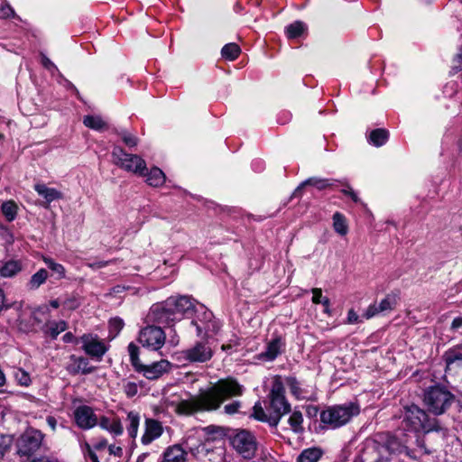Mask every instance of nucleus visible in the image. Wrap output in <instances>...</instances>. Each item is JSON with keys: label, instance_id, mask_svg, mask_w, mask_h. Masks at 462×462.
<instances>
[{"label": "nucleus", "instance_id": "1", "mask_svg": "<svg viewBox=\"0 0 462 462\" xmlns=\"http://www.w3.org/2000/svg\"><path fill=\"white\" fill-rule=\"evenodd\" d=\"M402 426L404 430L416 434L441 430L438 419L430 418L424 410L415 404L404 407Z\"/></svg>", "mask_w": 462, "mask_h": 462}, {"label": "nucleus", "instance_id": "2", "mask_svg": "<svg viewBox=\"0 0 462 462\" xmlns=\"http://www.w3.org/2000/svg\"><path fill=\"white\" fill-rule=\"evenodd\" d=\"M243 387L236 381H219L204 390V411H215L229 397L241 395Z\"/></svg>", "mask_w": 462, "mask_h": 462}, {"label": "nucleus", "instance_id": "3", "mask_svg": "<svg viewBox=\"0 0 462 462\" xmlns=\"http://www.w3.org/2000/svg\"><path fill=\"white\" fill-rule=\"evenodd\" d=\"M365 447L381 462L389 459L391 455L408 454L407 446L397 437L388 433L377 435L375 439L367 440Z\"/></svg>", "mask_w": 462, "mask_h": 462}, {"label": "nucleus", "instance_id": "4", "mask_svg": "<svg viewBox=\"0 0 462 462\" xmlns=\"http://www.w3.org/2000/svg\"><path fill=\"white\" fill-rule=\"evenodd\" d=\"M423 403L436 416L445 413L455 401V395L445 386L435 384L424 390Z\"/></svg>", "mask_w": 462, "mask_h": 462}, {"label": "nucleus", "instance_id": "5", "mask_svg": "<svg viewBox=\"0 0 462 462\" xmlns=\"http://www.w3.org/2000/svg\"><path fill=\"white\" fill-rule=\"evenodd\" d=\"M360 412L359 406L355 402H346L327 408L320 413V420L332 429H337L348 423L351 419Z\"/></svg>", "mask_w": 462, "mask_h": 462}, {"label": "nucleus", "instance_id": "6", "mask_svg": "<svg viewBox=\"0 0 462 462\" xmlns=\"http://www.w3.org/2000/svg\"><path fill=\"white\" fill-rule=\"evenodd\" d=\"M113 162L119 168L137 174L144 176L146 171L145 161L136 154L127 153L120 146H115L112 151Z\"/></svg>", "mask_w": 462, "mask_h": 462}, {"label": "nucleus", "instance_id": "7", "mask_svg": "<svg viewBox=\"0 0 462 462\" xmlns=\"http://www.w3.org/2000/svg\"><path fill=\"white\" fill-rule=\"evenodd\" d=\"M43 438L41 430L28 428L17 439V454L28 457L32 456L42 446Z\"/></svg>", "mask_w": 462, "mask_h": 462}, {"label": "nucleus", "instance_id": "8", "mask_svg": "<svg viewBox=\"0 0 462 462\" xmlns=\"http://www.w3.org/2000/svg\"><path fill=\"white\" fill-rule=\"evenodd\" d=\"M225 430L220 426L210 425L204 428V451L208 455L210 451L209 442H214L213 451L216 462H220L224 456Z\"/></svg>", "mask_w": 462, "mask_h": 462}, {"label": "nucleus", "instance_id": "9", "mask_svg": "<svg viewBox=\"0 0 462 462\" xmlns=\"http://www.w3.org/2000/svg\"><path fill=\"white\" fill-rule=\"evenodd\" d=\"M166 335L158 326H146L139 332L138 341L152 351L160 350L165 344Z\"/></svg>", "mask_w": 462, "mask_h": 462}, {"label": "nucleus", "instance_id": "10", "mask_svg": "<svg viewBox=\"0 0 462 462\" xmlns=\"http://www.w3.org/2000/svg\"><path fill=\"white\" fill-rule=\"evenodd\" d=\"M285 389L282 378L274 377L269 394L270 407L273 412L287 414L291 411V404L285 398Z\"/></svg>", "mask_w": 462, "mask_h": 462}, {"label": "nucleus", "instance_id": "11", "mask_svg": "<svg viewBox=\"0 0 462 462\" xmlns=\"http://www.w3.org/2000/svg\"><path fill=\"white\" fill-rule=\"evenodd\" d=\"M234 448L246 459L254 456L256 451V441L254 436L247 431L241 430L237 432L231 439Z\"/></svg>", "mask_w": 462, "mask_h": 462}, {"label": "nucleus", "instance_id": "12", "mask_svg": "<svg viewBox=\"0 0 462 462\" xmlns=\"http://www.w3.org/2000/svg\"><path fill=\"white\" fill-rule=\"evenodd\" d=\"M221 326L222 324L219 319H216L209 310H204V346L211 344L209 339L218 335ZM212 355V348H206L204 346V362L210 359Z\"/></svg>", "mask_w": 462, "mask_h": 462}, {"label": "nucleus", "instance_id": "13", "mask_svg": "<svg viewBox=\"0 0 462 462\" xmlns=\"http://www.w3.org/2000/svg\"><path fill=\"white\" fill-rule=\"evenodd\" d=\"M173 308L167 305V300L162 303H157L150 309L148 319L155 323L165 326H172L177 322L176 315L173 312Z\"/></svg>", "mask_w": 462, "mask_h": 462}, {"label": "nucleus", "instance_id": "14", "mask_svg": "<svg viewBox=\"0 0 462 462\" xmlns=\"http://www.w3.org/2000/svg\"><path fill=\"white\" fill-rule=\"evenodd\" d=\"M167 305L173 308L178 321L184 317L191 318L195 313V304L188 296H171L167 299Z\"/></svg>", "mask_w": 462, "mask_h": 462}, {"label": "nucleus", "instance_id": "15", "mask_svg": "<svg viewBox=\"0 0 462 462\" xmlns=\"http://www.w3.org/2000/svg\"><path fill=\"white\" fill-rule=\"evenodd\" d=\"M80 342L82 343V349L92 358L100 360L107 351L105 343L97 336L84 334L80 337Z\"/></svg>", "mask_w": 462, "mask_h": 462}, {"label": "nucleus", "instance_id": "16", "mask_svg": "<svg viewBox=\"0 0 462 462\" xmlns=\"http://www.w3.org/2000/svg\"><path fill=\"white\" fill-rule=\"evenodd\" d=\"M171 364L166 359L153 362L150 365H142L136 372L142 374L148 380H157L171 371Z\"/></svg>", "mask_w": 462, "mask_h": 462}, {"label": "nucleus", "instance_id": "17", "mask_svg": "<svg viewBox=\"0 0 462 462\" xmlns=\"http://www.w3.org/2000/svg\"><path fill=\"white\" fill-rule=\"evenodd\" d=\"M202 445V432L199 429H192L187 431L182 442V448L186 454H190L194 457H199L200 447Z\"/></svg>", "mask_w": 462, "mask_h": 462}, {"label": "nucleus", "instance_id": "18", "mask_svg": "<svg viewBox=\"0 0 462 462\" xmlns=\"http://www.w3.org/2000/svg\"><path fill=\"white\" fill-rule=\"evenodd\" d=\"M74 417L77 425L83 430H89L97 425L98 418L89 406H79L74 411Z\"/></svg>", "mask_w": 462, "mask_h": 462}, {"label": "nucleus", "instance_id": "19", "mask_svg": "<svg viewBox=\"0 0 462 462\" xmlns=\"http://www.w3.org/2000/svg\"><path fill=\"white\" fill-rule=\"evenodd\" d=\"M163 433V427L160 421L154 419H146L144 421V431L141 437V443L144 446L158 439Z\"/></svg>", "mask_w": 462, "mask_h": 462}, {"label": "nucleus", "instance_id": "20", "mask_svg": "<svg viewBox=\"0 0 462 462\" xmlns=\"http://www.w3.org/2000/svg\"><path fill=\"white\" fill-rule=\"evenodd\" d=\"M202 409V393L181 400L176 406V412L180 415H193Z\"/></svg>", "mask_w": 462, "mask_h": 462}, {"label": "nucleus", "instance_id": "21", "mask_svg": "<svg viewBox=\"0 0 462 462\" xmlns=\"http://www.w3.org/2000/svg\"><path fill=\"white\" fill-rule=\"evenodd\" d=\"M66 370L71 375L79 374H88L94 371V367L89 366V363L87 358L71 355L69 356V361L66 365Z\"/></svg>", "mask_w": 462, "mask_h": 462}, {"label": "nucleus", "instance_id": "22", "mask_svg": "<svg viewBox=\"0 0 462 462\" xmlns=\"http://www.w3.org/2000/svg\"><path fill=\"white\" fill-rule=\"evenodd\" d=\"M336 180L333 179H322L318 177H311L300 183V186L294 190L293 197H300L301 190L305 186H313L319 190L325 189L328 187L333 186Z\"/></svg>", "mask_w": 462, "mask_h": 462}, {"label": "nucleus", "instance_id": "23", "mask_svg": "<svg viewBox=\"0 0 462 462\" xmlns=\"http://www.w3.org/2000/svg\"><path fill=\"white\" fill-rule=\"evenodd\" d=\"M284 343L281 337L271 340L266 346V350L258 355L259 360L273 361L282 351Z\"/></svg>", "mask_w": 462, "mask_h": 462}, {"label": "nucleus", "instance_id": "24", "mask_svg": "<svg viewBox=\"0 0 462 462\" xmlns=\"http://www.w3.org/2000/svg\"><path fill=\"white\" fill-rule=\"evenodd\" d=\"M97 424L99 427L114 436H120L124 431L121 420L117 417L101 416L98 418Z\"/></svg>", "mask_w": 462, "mask_h": 462}, {"label": "nucleus", "instance_id": "25", "mask_svg": "<svg viewBox=\"0 0 462 462\" xmlns=\"http://www.w3.org/2000/svg\"><path fill=\"white\" fill-rule=\"evenodd\" d=\"M34 189L46 200L48 204L63 198L62 193L60 190L54 188H49L43 183L35 184Z\"/></svg>", "mask_w": 462, "mask_h": 462}, {"label": "nucleus", "instance_id": "26", "mask_svg": "<svg viewBox=\"0 0 462 462\" xmlns=\"http://www.w3.org/2000/svg\"><path fill=\"white\" fill-rule=\"evenodd\" d=\"M162 462H186L185 450L180 445H173L166 448Z\"/></svg>", "mask_w": 462, "mask_h": 462}, {"label": "nucleus", "instance_id": "27", "mask_svg": "<svg viewBox=\"0 0 462 462\" xmlns=\"http://www.w3.org/2000/svg\"><path fill=\"white\" fill-rule=\"evenodd\" d=\"M140 414L135 411H130L126 416V430L129 437L134 439L137 437L139 424H140Z\"/></svg>", "mask_w": 462, "mask_h": 462}, {"label": "nucleus", "instance_id": "28", "mask_svg": "<svg viewBox=\"0 0 462 462\" xmlns=\"http://www.w3.org/2000/svg\"><path fill=\"white\" fill-rule=\"evenodd\" d=\"M143 177H146L145 181L147 184L152 187L162 186L165 182L166 179L163 171L158 167H153L149 171L146 169L145 175Z\"/></svg>", "mask_w": 462, "mask_h": 462}, {"label": "nucleus", "instance_id": "29", "mask_svg": "<svg viewBox=\"0 0 462 462\" xmlns=\"http://www.w3.org/2000/svg\"><path fill=\"white\" fill-rule=\"evenodd\" d=\"M323 456V450L318 447L303 449L297 457V462H318Z\"/></svg>", "mask_w": 462, "mask_h": 462}, {"label": "nucleus", "instance_id": "30", "mask_svg": "<svg viewBox=\"0 0 462 462\" xmlns=\"http://www.w3.org/2000/svg\"><path fill=\"white\" fill-rule=\"evenodd\" d=\"M307 31V25L301 21H295L285 28V33L288 39H298Z\"/></svg>", "mask_w": 462, "mask_h": 462}, {"label": "nucleus", "instance_id": "31", "mask_svg": "<svg viewBox=\"0 0 462 462\" xmlns=\"http://www.w3.org/2000/svg\"><path fill=\"white\" fill-rule=\"evenodd\" d=\"M180 358H183L190 363L202 361L201 343H197L193 347L180 352Z\"/></svg>", "mask_w": 462, "mask_h": 462}, {"label": "nucleus", "instance_id": "32", "mask_svg": "<svg viewBox=\"0 0 462 462\" xmlns=\"http://www.w3.org/2000/svg\"><path fill=\"white\" fill-rule=\"evenodd\" d=\"M22 271V263L16 260L7 261L0 268V275L5 278H11Z\"/></svg>", "mask_w": 462, "mask_h": 462}, {"label": "nucleus", "instance_id": "33", "mask_svg": "<svg viewBox=\"0 0 462 462\" xmlns=\"http://www.w3.org/2000/svg\"><path fill=\"white\" fill-rule=\"evenodd\" d=\"M443 358L448 367L462 363V345L454 346L445 352Z\"/></svg>", "mask_w": 462, "mask_h": 462}, {"label": "nucleus", "instance_id": "34", "mask_svg": "<svg viewBox=\"0 0 462 462\" xmlns=\"http://www.w3.org/2000/svg\"><path fill=\"white\" fill-rule=\"evenodd\" d=\"M388 137H389V133L387 130L383 129V128H378V129L373 130L370 133L368 141L371 144H373L376 147H380L387 142Z\"/></svg>", "mask_w": 462, "mask_h": 462}, {"label": "nucleus", "instance_id": "35", "mask_svg": "<svg viewBox=\"0 0 462 462\" xmlns=\"http://www.w3.org/2000/svg\"><path fill=\"white\" fill-rule=\"evenodd\" d=\"M83 123L87 127L96 131H103L106 128V122L99 116H86Z\"/></svg>", "mask_w": 462, "mask_h": 462}, {"label": "nucleus", "instance_id": "36", "mask_svg": "<svg viewBox=\"0 0 462 462\" xmlns=\"http://www.w3.org/2000/svg\"><path fill=\"white\" fill-rule=\"evenodd\" d=\"M47 332L52 338H56L58 335L67 329V323L64 320L60 321H48L45 325Z\"/></svg>", "mask_w": 462, "mask_h": 462}, {"label": "nucleus", "instance_id": "37", "mask_svg": "<svg viewBox=\"0 0 462 462\" xmlns=\"http://www.w3.org/2000/svg\"><path fill=\"white\" fill-rule=\"evenodd\" d=\"M333 226L335 231L340 236L346 235L348 231V226L346 224V219L343 214L336 212L333 215Z\"/></svg>", "mask_w": 462, "mask_h": 462}, {"label": "nucleus", "instance_id": "38", "mask_svg": "<svg viewBox=\"0 0 462 462\" xmlns=\"http://www.w3.org/2000/svg\"><path fill=\"white\" fill-rule=\"evenodd\" d=\"M18 207L13 200L5 201L1 206V211L7 221L11 222L15 219L17 216Z\"/></svg>", "mask_w": 462, "mask_h": 462}, {"label": "nucleus", "instance_id": "39", "mask_svg": "<svg viewBox=\"0 0 462 462\" xmlns=\"http://www.w3.org/2000/svg\"><path fill=\"white\" fill-rule=\"evenodd\" d=\"M303 416L302 413L299 411H294L288 419V423L291 426V429L295 433L303 432L304 429L302 427Z\"/></svg>", "mask_w": 462, "mask_h": 462}, {"label": "nucleus", "instance_id": "40", "mask_svg": "<svg viewBox=\"0 0 462 462\" xmlns=\"http://www.w3.org/2000/svg\"><path fill=\"white\" fill-rule=\"evenodd\" d=\"M47 278L48 272L42 268L31 277L28 286L31 290H36L46 282Z\"/></svg>", "mask_w": 462, "mask_h": 462}, {"label": "nucleus", "instance_id": "41", "mask_svg": "<svg viewBox=\"0 0 462 462\" xmlns=\"http://www.w3.org/2000/svg\"><path fill=\"white\" fill-rule=\"evenodd\" d=\"M240 53V47L234 42L226 44L221 50V54L223 58L228 60H235L236 59H237Z\"/></svg>", "mask_w": 462, "mask_h": 462}, {"label": "nucleus", "instance_id": "42", "mask_svg": "<svg viewBox=\"0 0 462 462\" xmlns=\"http://www.w3.org/2000/svg\"><path fill=\"white\" fill-rule=\"evenodd\" d=\"M397 304L396 297L392 294H388L378 303V310L381 313H386L393 310Z\"/></svg>", "mask_w": 462, "mask_h": 462}, {"label": "nucleus", "instance_id": "43", "mask_svg": "<svg viewBox=\"0 0 462 462\" xmlns=\"http://www.w3.org/2000/svg\"><path fill=\"white\" fill-rule=\"evenodd\" d=\"M128 353L130 356V362L136 371L143 364L139 358V347L134 344L130 343L128 345Z\"/></svg>", "mask_w": 462, "mask_h": 462}, {"label": "nucleus", "instance_id": "44", "mask_svg": "<svg viewBox=\"0 0 462 462\" xmlns=\"http://www.w3.org/2000/svg\"><path fill=\"white\" fill-rule=\"evenodd\" d=\"M122 389L127 398H133L138 393V383L130 380H123Z\"/></svg>", "mask_w": 462, "mask_h": 462}, {"label": "nucleus", "instance_id": "45", "mask_svg": "<svg viewBox=\"0 0 462 462\" xmlns=\"http://www.w3.org/2000/svg\"><path fill=\"white\" fill-rule=\"evenodd\" d=\"M119 135L121 136L125 145L129 148L134 147L138 143V138L125 130L121 131Z\"/></svg>", "mask_w": 462, "mask_h": 462}, {"label": "nucleus", "instance_id": "46", "mask_svg": "<svg viewBox=\"0 0 462 462\" xmlns=\"http://www.w3.org/2000/svg\"><path fill=\"white\" fill-rule=\"evenodd\" d=\"M287 386L290 388L291 393L297 398L301 395L300 383L294 377H287L285 379Z\"/></svg>", "mask_w": 462, "mask_h": 462}, {"label": "nucleus", "instance_id": "47", "mask_svg": "<svg viewBox=\"0 0 462 462\" xmlns=\"http://www.w3.org/2000/svg\"><path fill=\"white\" fill-rule=\"evenodd\" d=\"M462 70V46L458 49L452 60L451 72L456 73Z\"/></svg>", "mask_w": 462, "mask_h": 462}, {"label": "nucleus", "instance_id": "48", "mask_svg": "<svg viewBox=\"0 0 462 462\" xmlns=\"http://www.w3.org/2000/svg\"><path fill=\"white\" fill-rule=\"evenodd\" d=\"M14 377L21 385L27 386L31 383L29 374L23 369H17L14 373Z\"/></svg>", "mask_w": 462, "mask_h": 462}, {"label": "nucleus", "instance_id": "49", "mask_svg": "<svg viewBox=\"0 0 462 462\" xmlns=\"http://www.w3.org/2000/svg\"><path fill=\"white\" fill-rule=\"evenodd\" d=\"M266 415L261 403L259 402H256L253 408V417L260 421H265Z\"/></svg>", "mask_w": 462, "mask_h": 462}, {"label": "nucleus", "instance_id": "50", "mask_svg": "<svg viewBox=\"0 0 462 462\" xmlns=\"http://www.w3.org/2000/svg\"><path fill=\"white\" fill-rule=\"evenodd\" d=\"M109 327L111 332H114L116 335L122 330L124 327V321L120 318H114L110 319Z\"/></svg>", "mask_w": 462, "mask_h": 462}, {"label": "nucleus", "instance_id": "51", "mask_svg": "<svg viewBox=\"0 0 462 462\" xmlns=\"http://www.w3.org/2000/svg\"><path fill=\"white\" fill-rule=\"evenodd\" d=\"M359 459L360 462H381L380 460H377L376 457L371 451H368V448L365 447H364Z\"/></svg>", "mask_w": 462, "mask_h": 462}, {"label": "nucleus", "instance_id": "52", "mask_svg": "<svg viewBox=\"0 0 462 462\" xmlns=\"http://www.w3.org/2000/svg\"><path fill=\"white\" fill-rule=\"evenodd\" d=\"M79 305H80V300H79V298H77L75 296L68 298L63 302V306L66 309L70 310H76L77 308L79 307Z\"/></svg>", "mask_w": 462, "mask_h": 462}, {"label": "nucleus", "instance_id": "53", "mask_svg": "<svg viewBox=\"0 0 462 462\" xmlns=\"http://www.w3.org/2000/svg\"><path fill=\"white\" fill-rule=\"evenodd\" d=\"M378 314H381V311L378 310V304L374 303L367 308V310L363 314V317L366 319H369Z\"/></svg>", "mask_w": 462, "mask_h": 462}, {"label": "nucleus", "instance_id": "54", "mask_svg": "<svg viewBox=\"0 0 462 462\" xmlns=\"http://www.w3.org/2000/svg\"><path fill=\"white\" fill-rule=\"evenodd\" d=\"M240 407L241 402L239 401H235L225 405L224 410L226 414L233 415L238 412Z\"/></svg>", "mask_w": 462, "mask_h": 462}, {"label": "nucleus", "instance_id": "55", "mask_svg": "<svg viewBox=\"0 0 462 462\" xmlns=\"http://www.w3.org/2000/svg\"><path fill=\"white\" fill-rule=\"evenodd\" d=\"M42 66L51 72L59 71L57 66L45 55H42Z\"/></svg>", "mask_w": 462, "mask_h": 462}, {"label": "nucleus", "instance_id": "56", "mask_svg": "<svg viewBox=\"0 0 462 462\" xmlns=\"http://www.w3.org/2000/svg\"><path fill=\"white\" fill-rule=\"evenodd\" d=\"M282 416L283 414L273 412V415H266V420L264 422H268L269 425L272 427H276L279 424Z\"/></svg>", "mask_w": 462, "mask_h": 462}, {"label": "nucleus", "instance_id": "57", "mask_svg": "<svg viewBox=\"0 0 462 462\" xmlns=\"http://www.w3.org/2000/svg\"><path fill=\"white\" fill-rule=\"evenodd\" d=\"M312 291V294H313V296H312V302H313L314 304H321L322 300H323V298H324V297L322 296V291H321V289H319V288H314V289H312V291Z\"/></svg>", "mask_w": 462, "mask_h": 462}, {"label": "nucleus", "instance_id": "58", "mask_svg": "<svg viewBox=\"0 0 462 462\" xmlns=\"http://www.w3.org/2000/svg\"><path fill=\"white\" fill-rule=\"evenodd\" d=\"M11 439L10 438H3L0 442V455L4 456L10 449Z\"/></svg>", "mask_w": 462, "mask_h": 462}, {"label": "nucleus", "instance_id": "59", "mask_svg": "<svg viewBox=\"0 0 462 462\" xmlns=\"http://www.w3.org/2000/svg\"><path fill=\"white\" fill-rule=\"evenodd\" d=\"M51 270L58 275V279L65 277V268L60 263H55Z\"/></svg>", "mask_w": 462, "mask_h": 462}, {"label": "nucleus", "instance_id": "60", "mask_svg": "<svg viewBox=\"0 0 462 462\" xmlns=\"http://www.w3.org/2000/svg\"><path fill=\"white\" fill-rule=\"evenodd\" d=\"M360 322L359 316L356 314L354 310H350L347 313V323L349 324H356Z\"/></svg>", "mask_w": 462, "mask_h": 462}, {"label": "nucleus", "instance_id": "61", "mask_svg": "<svg viewBox=\"0 0 462 462\" xmlns=\"http://www.w3.org/2000/svg\"><path fill=\"white\" fill-rule=\"evenodd\" d=\"M108 451H109V454L110 455H114L116 457H120L123 454V449L121 447L119 446H116V445H110L108 447Z\"/></svg>", "mask_w": 462, "mask_h": 462}, {"label": "nucleus", "instance_id": "62", "mask_svg": "<svg viewBox=\"0 0 462 462\" xmlns=\"http://www.w3.org/2000/svg\"><path fill=\"white\" fill-rule=\"evenodd\" d=\"M63 341L65 343H74V344H79V342L80 341V339H78L77 337H75V336L71 333V332H67L63 337H62Z\"/></svg>", "mask_w": 462, "mask_h": 462}, {"label": "nucleus", "instance_id": "63", "mask_svg": "<svg viewBox=\"0 0 462 462\" xmlns=\"http://www.w3.org/2000/svg\"><path fill=\"white\" fill-rule=\"evenodd\" d=\"M86 455L91 459L92 462H99L97 454L93 451L88 444H86Z\"/></svg>", "mask_w": 462, "mask_h": 462}, {"label": "nucleus", "instance_id": "64", "mask_svg": "<svg viewBox=\"0 0 462 462\" xmlns=\"http://www.w3.org/2000/svg\"><path fill=\"white\" fill-rule=\"evenodd\" d=\"M14 11L10 6H3L0 8V18H7L13 15Z\"/></svg>", "mask_w": 462, "mask_h": 462}]
</instances>
